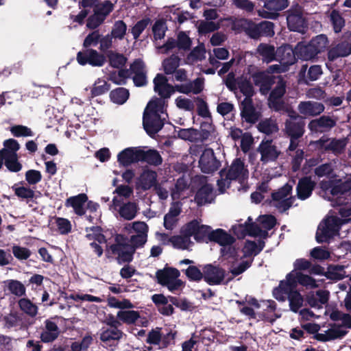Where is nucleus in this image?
Listing matches in <instances>:
<instances>
[{
    "mask_svg": "<svg viewBox=\"0 0 351 351\" xmlns=\"http://www.w3.org/2000/svg\"><path fill=\"white\" fill-rule=\"evenodd\" d=\"M256 128L260 132L268 136L276 133L279 130L276 120L272 118H266L261 120Z\"/></svg>",
    "mask_w": 351,
    "mask_h": 351,
    "instance_id": "nucleus-35",
    "label": "nucleus"
},
{
    "mask_svg": "<svg viewBox=\"0 0 351 351\" xmlns=\"http://www.w3.org/2000/svg\"><path fill=\"white\" fill-rule=\"evenodd\" d=\"M282 50L283 54L281 60L285 63L292 64L296 59L302 60H310L317 56V53L313 48L311 43L304 44L302 42L298 43L293 49L289 45L278 49V53Z\"/></svg>",
    "mask_w": 351,
    "mask_h": 351,
    "instance_id": "nucleus-1",
    "label": "nucleus"
},
{
    "mask_svg": "<svg viewBox=\"0 0 351 351\" xmlns=\"http://www.w3.org/2000/svg\"><path fill=\"white\" fill-rule=\"evenodd\" d=\"M240 110L241 119L246 123L254 124L261 117V113L254 107L253 100L242 101Z\"/></svg>",
    "mask_w": 351,
    "mask_h": 351,
    "instance_id": "nucleus-19",
    "label": "nucleus"
},
{
    "mask_svg": "<svg viewBox=\"0 0 351 351\" xmlns=\"http://www.w3.org/2000/svg\"><path fill=\"white\" fill-rule=\"evenodd\" d=\"M326 278L332 280H341L345 277L344 266L340 265H330L327 271L324 274Z\"/></svg>",
    "mask_w": 351,
    "mask_h": 351,
    "instance_id": "nucleus-40",
    "label": "nucleus"
},
{
    "mask_svg": "<svg viewBox=\"0 0 351 351\" xmlns=\"http://www.w3.org/2000/svg\"><path fill=\"white\" fill-rule=\"evenodd\" d=\"M138 162H146L150 165L158 166L162 162V158L160 153L153 149L145 150L144 148L138 147Z\"/></svg>",
    "mask_w": 351,
    "mask_h": 351,
    "instance_id": "nucleus-25",
    "label": "nucleus"
},
{
    "mask_svg": "<svg viewBox=\"0 0 351 351\" xmlns=\"http://www.w3.org/2000/svg\"><path fill=\"white\" fill-rule=\"evenodd\" d=\"M289 117L285 122V135L292 138H302L305 132L304 117L294 111L289 114Z\"/></svg>",
    "mask_w": 351,
    "mask_h": 351,
    "instance_id": "nucleus-2",
    "label": "nucleus"
},
{
    "mask_svg": "<svg viewBox=\"0 0 351 351\" xmlns=\"http://www.w3.org/2000/svg\"><path fill=\"white\" fill-rule=\"evenodd\" d=\"M12 189L14 191L15 195L19 199H25L27 202L32 200L34 196V191L28 186H19V183L14 184L12 186Z\"/></svg>",
    "mask_w": 351,
    "mask_h": 351,
    "instance_id": "nucleus-44",
    "label": "nucleus"
},
{
    "mask_svg": "<svg viewBox=\"0 0 351 351\" xmlns=\"http://www.w3.org/2000/svg\"><path fill=\"white\" fill-rule=\"evenodd\" d=\"M346 145L343 140L333 138L326 144L325 151L332 152L335 154H340L344 151Z\"/></svg>",
    "mask_w": 351,
    "mask_h": 351,
    "instance_id": "nucleus-54",
    "label": "nucleus"
},
{
    "mask_svg": "<svg viewBox=\"0 0 351 351\" xmlns=\"http://www.w3.org/2000/svg\"><path fill=\"white\" fill-rule=\"evenodd\" d=\"M3 148H2L4 154L8 156H16L17 152L20 149V144L14 138H8L3 143Z\"/></svg>",
    "mask_w": 351,
    "mask_h": 351,
    "instance_id": "nucleus-52",
    "label": "nucleus"
},
{
    "mask_svg": "<svg viewBox=\"0 0 351 351\" xmlns=\"http://www.w3.org/2000/svg\"><path fill=\"white\" fill-rule=\"evenodd\" d=\"M187 234L193 237L197 243L210 242V235L212 233V228L208 225L201 224L197 219H193L185 223Z\"/></svg>",
    "mask_w": 351,
    "mask_h": 351,
    "instance_id": "nucleus-4",
    "label": "nucleus"
},
{
    "mask_svg": "<svg viewBox=\"0 0 351 351\" xmlns=\"http://www.w3.org/2000/svg\"><path fill=\"white\" fill-rule=\"evenodd\" d=\"M123 332L119 328H103L99 339L102 342L112 346V342L119 341L123 337Z\"/></svg>",
    "mask_w": 351,
    "mask_h": 351,
    "instance_id": "nucleus-32",
    "label": "nucleus"
},
{
    "mask_svg": "<svg viewBox=\"0 0 351 351\" xmlns=\"http://www.w3.org/2000/svg\"><path fill=\"white\" fill-rule=\"evenodd\" d=\"M117 317L120 321L127 324H134L140 317V314L136 311H119Z\"/></svg>",
    "mask_w": 351,
    "mask_h": 351,
    "instance_id": "nucleus-51",
    "label": "nucleus"
},
{
    "mask_svg": "<svg viewBox=\"0 0 351 351\" xmlns=\"http://www.w3.org/2000/svg\"><path fill=\"white\" fill-rule=\"evenodd\" d=\"M76 60L82 66L89 64L94 67H101L106 63V57L95 49H85L77 53Z\"/></svg>",
    "mask_w": 351,
    "mask_h": 351,
    "instance_id": "nucleus-5",
    "label": "nucleus"
},
{
    "mask_svg": "<svg viewBox=\"0 0 351 351\" xmlns=\"http://www.w3.org/2000/svg\"><path fill=\"white\" fill-rule=\"evenodd\" d=\"M289 302V307L291 311L294 313L298 312L299 309L302 306L304 299L301 293L295 290L291 292V294L287 296Z\"/></svg>",
    "mask_w": 351,
    "mask_h": 351,
    "instance_id": "nucleus-48",
    "label": "nucleus"
},
{
    "mask_svg": "<svg viewBox=\"0 0 351 351\" xmlns=\"http://www.w3.org/2000/svg\"><path fill=\"white\" fill-rule=\"evenodd\" d=\"M7 289L10 293L14 295L16 297H22L25 295L26 289L24 285L19 280H7L5 281Z\"/></svg>",
    "mask_w": 351,
    "mask_h": 351,
    "instance_id": "nucleus-39",
    "label": "nucleus"
},
{
    "mask_svg": "<svg viewBox=\"0 0 351 351\" xmlns=\"http://www.w3.org/2000/svg\"><path fill=\"white\" fill-rule=\"evenodd\" d=\"M157 177L156 171L149 169H143L138 179V182L143 191L149 190L152 187L158 189L160 186L157 182Z\"/></svg>",
    "mask_w": 351,
    "mask_h": 351,
    "instance_id": "nucleus-23",
    "label": "nucleus"
},
{
    "mask_svg": "<svg viewBox=\"0 0 351 351\" xmlns=\"http://www.w3.org/2000/svg\"><path fill=\"white\" fill-rule=\"evenodd\" d=\"M165 119H162L160 114L156 113H148L144 111L143 116V125L147 134L152 137L160 131L164 125Z\"/></svg>",
    "mask_w": 351,
    "mask_h": 351,
    "instance_id": "nucleus-11",
    "label": "nucleus"
},
{
    "mask_svg": "<svg viewBox=\"0 0 351 351\" xmlns=\"http://www.w3.org/2000/svg\"><path fill=\"white\" fill-rule=\"evenodd\" d=\"M176 41L180 50L188 51L191 49L192 41L185 32L178 33Z\"/></svg>",
    "mask_w": 351,
    "mask_h": 351,
    "instance_id": "nucleus-64",
    "label": "nucleus"
},
{
    "mask_svg": "<svg viewBox=\"0 0 351 351\" xmlns=\"http://www.w3.org/2000/svg\"><path fill=\"white\" fill-rule=\"evenodd\" d=\"M45 326L40 335V338L43 343L54 341L60 335V330L57 324L52 321V318L44 322Z\"/></svg>",
    "mask_w": 351,
    "mask_h": 351,
    "instance_id": "nucleus-22",
    "label": "nucleus"
},
{
    "mask_svg": "<svg viewBox=\"0 0 351 351\" xmlns=\"http://www.w3.org/2000/svg\"><path fill=\"white\" fill-rule=\"evenodd\" d=\"M167 29L166 23L162 19L157 20L152 27V32L155 40H161L165 36Z\"/></svg>",
    "mask_w": 351,
    "mask_h": 351,
    "instance_id": "nucleus-61",
    "label": "nucleus"
},
{
    "mask_svg": "<svg viewBox=\"0 0 351 351\" xmlns=\"http://www.w3.org/2000/svg\"><path fill=\"white\" fill-rule=\"evenodd\" d=\"M337 121V118L334 116L322 115L311 120L308 124V128L313 134L328 132L336 126Z\"/></svg>",
    "mask_w": 351,
    "mask_h": 351,
    "instance_id": "nucleus-9",
    "label": "nucleus"
},
{
    "mask_svg": "<svg viewBox=\"0 0 351 351\" xmlns=\"http://www.w3.org/2000/svg\"><path fill=\"white\" fill-rule=\"evenodd\" d=\"M289 5L288 0H265L263 7L270 11H281Z\"/></svg>",
    "mask_w": 351,
    "mask_h": 351,
    "instance_id": "nucleus-56",
    "label": "nucleus"
},
{
    "mask_svg": "<svg viewBox=\"0 0 351 351\" xmlns=\"http://www.w3.org/2000/svg\"><path fill=\"white\" fill-rule=\"evenodd\" d=\"M203 280L209 285L221 284L226 276V271L219 266L207 264L203 267Z\"/></svg>",
    "mask_w": 351,
    "mask_h": 351,
    "instance_id": "nucleus-13",
    "label": "nucleus"
},
{
    "mask_svg": "<svg viewBox=\"0 0 351 351\" xmlns=\"http://www.w3.org/2000/svg\"><path fill=\"white\" fill-rule=\"evenodd\" d=\"M127 31V25L123 20L116 21L110 32V36L114 38L122 40Z\"/></svg>",
    "mask_w": 351,
    "mask_h": 351,
    "instance_id": "nucleus-53",
    "label": "nucleus"
},
{
    "mask_svg": "<svg viewBox=\"0 0 351 351\" xmlns=\"http://www.w3.org/2000/svg\"><path fill=\"white\" fill-rule=\"evenodd\" d=\"M154 90L160 96L159 98L167 99L176 91L179 92L180 84L173 86L168 82L167 77L162 73L156 74L153 80Z\"/></svg>",
    "mask_w": 351,
    "mask_h": 351,
    "instance_id": "nucleus-8",
    "label": "nucleus"
},
{
    "mask_svg": "<svg viewBox=\"0 0 351 351\" xmlns=\"http://www.w3.org/2000/svg\"><path fill=\"white\" fill-rule=\"evenodd\" d=\"M181 58L176 55L172 54L169 57L165 58L162 66L165 75H172L173 72L180 66Z\"/></svg>",
    "mask_w": 351,
    "mask_h": 351,
    "instance_id": "nucleus-37",
    "label": "nucleus"
},
{
    "mask_svg": "<svg viewBox=\"0 0 351 351\" xmlns=\"http://www.w3.org/2000/svg\"><path fill=\"white\" fill-rule=\"evenodd\" d=\"M186 230H187V228L184 224L180 228V235H173L169 239V241L174 248L184 250L188 249L189 246L192 243L191 236L187 234Z\"/></svg>",
    "mask_w": 351,
    "mask_h": 351,
    "instance_id": "nucleus-27",
    "label": "nucleus"
},
{
    "mask_svg": "<svg viewBox=\"0 0 351 351\" xmlns=\"http://www.w3.org/2000/svg\"><path fill=\"white\" fill-rule=\"evenodd\" d=\"M215 199L212 184L206 183L197 189L194 197L197 206L200 207L212 203Z\"/></svg>",
    "mask_w": 351,
    "mask_h": 351,
    "instance_id": "nucleus-24",
    "label": "nucleus"
},
{
    "mask_svg": "<svg viewBox=\"0 0 351 351\" xmlns=\"http://www.w3.org/2000/svg\"><path fill=\"white\" fill-rule=\"evenodd\" d=\"M287 22L291 31L302 32L306 27V20L301 6L296 4L287 11Z\"/></svg>",
    "mask_w": 351,
    "mask_h": 351,
    "instance_id": "nucleus-7",
    "label": "nucleus"
},
{
    "mask_svg": "<svg viewBox=\"0 0 351 351\" xmlns=\"http://www.w3.org/2000/svg\"><path fill=\"white\" fill-rule=\"evenodd\" d=\"M220 165L221 162L215 157L212 149L204 150L199 160V167L203 173H212L218 170Z\"/></svg>",
    "mask_w": 351,
    "mask_h": 351,
    "instance_id": "nucleus-12",
    "label": "nucleus"
},
{
    "mask_svg": "<svg viewBox=\"0 0 351 351\" xmlns=\"http://www.w3.org/2000/svg\"><path fill=\"white\" fill-rule=\"evenodd\" d=\"M261 154V161L263 164L276 161L280 154V151L273 144V140H263L258 147Z\"/></svg>",
    "mask_w": 351,
    "mask_h": 351,
    "instance_id": "nucleus-14",
    "label": "nucleus"
},
{
    "mask_svg": "<svg viewBox=\"0 0 351 351\" xmlns=\"http://www.w3.org/2000/svg\"><path fill=\"white\" fill-rule=\"evenodd\" d=\"M131 73L134 74L132 80L136 87H143L147 84V71L144 62L138 58L130 64Z\"/></svg>",
    "mask_w": 351,
    "mask_h": 351,
    "instance_id": "nucleus-16",
    "label": "nucleus"
},
{
    "mask_svg": "<svg viewBox=\"0 0 351 351\" xmlns=\"http://www.w3.org/2000/svg\"><path fill=\"white\" fill-rule=\"evenodd\" d=\"M147 241V235H132L130 239L131 244H129V246L125 252L121 253V258H123V260L125 261L126 263H130L134 258V254L136 250L143 247Z\"/></svg>",
    "mask_w": 351,
    "mask_h": 351,
    "instance_id": "nucleus-18",
    "label": "nucleus"
},
{
    "mask_svg": "<svg viewBox=\"0 0 351 351\" xmlns=\"http://www.w3.org/2000/svg\"><path fill=\"white\" fill-rule=\"evenodd\" d=\"M12 252L13 256L21 262L27 260L32 255V252L29 248L18 245H14L12 247Z\"/></svg>",
    "mask_w": 351,
    "mask_h": 351,
    "instance_id": "nucleus-57",
    "label": "nucleus"
},
{
    "mask_svg": "<svg viewBox=\"0 0 351 351\" xmlns=\"http://www.w3.org/2000/svg\"><path fill=\"white\" fill-rule=\"evenodd\" d=\"M114 4L110 1L106 0L101 3H98L94 8V14L95 16H99L104 20L113 10Z\"/></svg>",
    "mask_w": 351,
    "mask_h": 351,
    "instance_id": "nucleus-49",
    "label": "nucleus"
},
{
    "mask_svg": "<svg viewBox=\"0 0 351 351\" xmlns=\"http://www.w3.org/2000/svg\"><path fill=\"white\" fill-rule=\"evenodd\" d=\"M351 54V33L346 32L341 40L328 50V60L333 62L339 58Z\"/></svg>",
    "mask_w": 351,
    "mask_h": 351,
    "instance_id": "nucleus-6",
    "label": "nucleus"
},
{
    "mask_svg": "<svg viewBox=\"0 0 351 351\" xmlns=\"http://www.w3.org/2000/svg\"><path fill=\"white\" fill-rule=\"evenodd\" d=\"M165 106V99L159 97H154L148 102L144 111H147L148 113H156L160 114H163L166 111Z\"/></svg>",
    "mask_w": 351,
    "mask_h": 351,
    "instance_id": "nucleus-42",
    "label": "nucleus"
},
{
    "mask_svg": "<svg viewBox=\"0 0 351 351\" xmlns=\"http://www.w3.org/2000/svg\"><path fill=\"white\" fill-rule=\"evenodd\" d=\"M130 96L129 90L123 87L117 88L110 93L111 101L117 104H123Z\"/></svg>",
    "mask_w": 351,
    "mask_h": 351,
    "instance_id": "nucleus-43",
    "label": "nucleus"
},
{
    "mask_svg": "<svg viewBox=\"0 0 351 351\" xmlns=\"http://www.w3.org/2000/svg\"><path fill=\"white\" fill-rule=\"evenodd\" d=\"M256 51L264 62L269 63L276 60L277 51L272 45L260 43L257 47Z\"/></svg>",
    "mask_w": 351,
    "mask_h": 351,
    "instance_id": "nucleus-34",
    "label": "nucleus"
},
{
    "mask_svg": "<svg viewBox=\"0 0 351 351\" xmlns=\"http://www.w3.org/2000/svg\"><path fill=\"white\" fill-rule=\"evenodd\" d=\"M298 111L305 117H317L320 115L325 110L322 103L314 101H301L298 107Z\"/></svg>",
    "mask_w": 351,
    "mask_h": 351,
    "instance_id": "nucleus-21",
    "label": "nucleus"
},
{
    "mask_svg": "<svg viewBox=\"0 0 351 351\" xmlns=\"http://www.w3.org/2000/svg\"><path fill=\"white\" fill-rule=\"evenodd\" d=\"M239 88L240 92L245 97L243 101H246L247 99L250 101L252 100L254 90L252 83L249 80H245L239 82Z\"/></svg>",
    "mask_w": 351,
    "mask_h": 351,
    "instance_id": "nucleus-62",
    "label": "nucleus"
},
{
    "mask_svg": "<svg viewBox=\"0 0 351 351\" xmlns=\"http://www.w3.org/2000/svg\"><path fill=\"white\" fill-rule=\"evenodd\" d=\"M179 93L189 95L191 93L197 95L204 89V79L197 77L188 83L180 84Z\"/></svg>",
    "mask_w": 351,
    "mask_h": 351,
    "instance_id": "nucleus-31",
    "label": "nucleus"
},
{
    "mask_svg": "<svg viewBox=\"0 0 351 351\" xmlns=\"http://www.w3.org/2000/svg\"><path fill=\"white\" fill-rule=\"evenodd\" d=\"M316 186V182L312 180L311 176H304L299 179L296 192L298 198L305 200L309 198Z\"/></svg>",
    "mask_w": 351,
    "mask_h": 351,
    "instance_id": "nucleus-20",
    "label": "nucleus"
},
{
    "mask_svg": "<svg viewBox=\"0 0 351 351\" xmlns=\"http://www.w3.org/2000/svg\"><path fill=\"white\" fill-rule=\"evenodd\" d=\"M180 275L179 270L174 267H165L156 272L157 282L164 287L169 284L171 280L178 278Z\"/></svg>",
    "mask_w": 351,
    "mask_h": 351,
    "instance_id": "nucleus-29",
    "label": "nucleus"
},
{
    "mask_svg": "<svg viewBox=\"0 0 351 351\" xmlns=\"http://www.w3.org/2000/svg\"><path fill=\"white\" fill-rule=\"evenodd\" d=\"M343 195L339 197L337 204L339 206L349 204L348 198L351 194V179L339 184Z\"/></svg>",
    "mask_w": 351,
    "mask_h": 351,
    "instance_id": "nucleus-50",
    "label": "nucleus"
},
{
    "mask_svg": "<svg viewBox=\"0 0 351 351\" xmlns=\"http://www.w3.org/2000/svg\"><path fill=\"white\" fill-rule=\"evenodd\" d=\"M88 202V196L85 193H80L66 199L65 202L66 207H72L76 215L82 216L85 214V203Z\"/></svg>",
    "mask_w": 351,
    "mask_h": 351,
    "instance_id": "nucleus-28",
    "label": "nucleus"
},
{
    "mask_svg": "<svg viewBox=\"0 0 351 351\" xmlns=\"http://www.w3.org/2000/svg\"><path fill=\"white\" fill-rule=\"evenodd\" d=\"M235 239L226 230L218 228L212 231L210 242H215L221 246L230 245L234 243Z\"/></svg>",
    "mask_w": 351,
    "mask_h": 351,
    "instance_id": "nucleus-30",
    "label": "nucleus"
},
{
    "mask_svg": "<svg viewBox=\"0 0 351 351\" xmlns=\"http://www.w3.org/2000/svg\"><path fill=\"white\" fill-rule=\"evenodd\" d=\"M20 309L29 316L34 317L38 313V307L28 298H21L19 300Z\"/></svg>",
    "mask_w": 351,
    "mask_h": 351,
    "instance_id": "nucleus-46",
    "label": "nucleus"
},
{
    "mask_svg": "<svg viewBox=\"0 0 351 351\" xmlns=\"http://www.w3.org/2000/svg\"><path fill=\"white\" fill-rule=\"evenodd\" d=\"M115 243L112 245H107L106 248V256L108 258L112 256H116V259L119 264L125 263V261L121 258V253H123L128 249L129 243L128 238L123 234H117L114 237Z\"/></svg>",
    "mask_w": 351,
    "mask_h": 351,
    "instance_id": "nucleus-10",
    "label": "nucleus"
},
{
    "mask_svg": "<svg viewBox=\"0 0 351 351\" xmlns=\"http://www.w3.org/2000/svg\"><path fill=\"white\" fill-rule=\"evenodd\" d=\"M243 228V232L250 237H258L261 232L260 226L252 221V219L249 217L247 221L243 224L241 225Z\"/></svg>",
    "mask_w": 351,
    "mask_h": 351,
    "instance_id": "nucleus-58",
    "label": "nucleus"
},
{
    "mask_svg": "<svg viewBox=\"0 0 351 351\" xmlns=\"http://www.w3.org/2000/svg\"><path fill=\"white\" fill-rule=\"evenodd\" d=\"M245 169L243 161L240 158H236L232 162L229 169H226V178L232 180H236L243 175Z\"/></svg>",
    "mask_w": 351,
    "mask_h": 351,
    "instance_id": "nucleus-33",
    "label": "nucleus"
},
{
    "mask_svg": "<svg viewBox=\"0 0 351 351\" xmlns=\"http://www.w3.org/2000/svg\"><path fill=\"white\" fill-rule=\"evenodd\" d=\"M278 78L277 84L269 96L271 99H281L286 93V82L280 76Z\"/></svg>",
    "mask_w": 351,
    "mask_h": 351,
    "instance_id": "nucleus-59",
    "label": "nucleus"
},
{
    "mask_svg": "<svg viewBox=\"0 0 351 351\" xmlns=\"http://www.w3.org/2000/svg\"><path fill=\"white\" fill-rule=\"evenodd\" d=\"M3 165L10 172L17 173L20 171L23 165L19 160V156H8L5 157Z\"/></svg>",
    "mask_w": 351,
    "mask_h": 351,
    "instance_id": "nucleus-55",
    "label": "nucleus"
},
{
    "mask_svg": "<svg viewBox=\"0 0 351 351\" xmlns=\"http://www.w3.org/2000/svg\"><path fill=\"white\" fill-rule=\"evenodd\" d=\"M196 103L197 112L199 116L203 118L211 117V114L209 111L208 104L206 101L200 97L194 98Z\"/></svg>",
    "mask_w": 351,
    "mask_h": 351,
    "instance_id": "nucleus-63",
    "label": "nucleus"
},
{
    "mask_svg": "<svg viewBox=\"0 0 351 351\" xmlns=\"http://www.w3.org/2000/svg\"><path fill=\"white\" fill-rule=\"evenodd\" d=\"M106 57L108 59L109 64L115 69L123 67L128 60L123 54L112 50L108 51Z\"/></svg>",
    "mask_w": 351,
    "mask_h": 351,
    "instance_id": "nucleus-38",
    "label": "nucleus"
},
{
    "mask_svg": "<svg viewBox=\"0 0 351 351\" xmlns=\"http://www.w3.org/2000/svg\"><path fill=\"white\" fill-rule=\"evenodd\" d=\"M151 23L149 18H145L138 21L131 29V33L134 40L138 39L140 35Z\"/></svg>",
    "mask_w": 351,
    "mask_h": 351,
    "instance_id": "nucleus-60",
    "label": "nucleus"
},
{
    "mask_svg": "<svg viewBox=\"0 0 351 351\" xmlns=\"http://www.w3.org/2000/svg\"><path fill=\"white\" fill-rule=\"evenodd\" d=\"M138 147H128L117 155V161L120 166L127 167L133 163L138 162Z\"/></svg>",
    "mask_w": 351,
    "mask_h": 351,
    "instance_id": "nucleus-26",
    "label": "nucleus"
},
{
    "mask_svg": "<svg viewBox=\"0 0 351 351\" xmlns=\"http://www.w3.org/2000/svg\"><path fill=\"white\" fill-rule=\"evenodd\" d=\"M110 84L104 80L98 78L94 83L90 90L91 97H95L104 95L109 91Z\"/></svg>",
    "mask_w": 351,
    "mask_h": 351,
    "instance_id": "nucleus-47",
    "label": "nucleus"
},
{
    "mask_svg": "<svg viewBox=\"0 0 351 351\" xmlns=\"http://www.w3.org/2000/svg\"><path fill=\"white\" fill-rule=\"evenodd\" d=\"M232 27L235 31L244 32L251 38L258 39L261 37L259 24L252 20L240 19L233 23Z\"/></svg>",
    "mask_w": 351,
    "mask_h": 351,
    "instance_id": "nucleus-15",
    "label": "nucleus"
},
{
    "mask_svg": "<svg viewBox=\"0 0 351 351\" xmlns=\"http://www.w3.org/2000/svg\"><path fill=\"white\" fill-rule=\"evenodd\" d=\"M310 43L317 55L324 51L328 47L329 41L325 34H319L315 38H313Z\"/></svg>",
    "mask_w": 351,
    "mask_h": 351,
    "instance_id": "nucleus-45",
    "label": "nucleus"
},
{
    "mask_svg": "<svg viewBox=\"0 0 351 351\" xmlns=\"http://www.w3.org/2000/svg\"><path fill=\"white\" fill-rule=\"evenodd\" d=\"M254 84L259 87L262 95H267L275 84L276 77L263 71L256 72L252 75Z\"/></svg>",
    "mask_w": 351,
    "mask_h": 351,
    "instance_id": "nucleus-17",
    "label": "nucleus"
},
{
    "mask_svg": "<svg viewBox=\"0 0 351 351\" xmlns=\"http://www.w3.org/2000/svg\"><path fill=\"white\" fill-rule=\"evenodd\" d=\"M342 225V220L337 217H331L324 221L322 228H318L316 233V241L319 243L328 241L337 234Z\"/></svg>",
    "mask_w": 351,
    "mask_h": 351,
    "instance_id": "nucleus-3",
    "label": "nucleus"
},
{
    "mask_svg": "<svg viewBox=\"0 0 351 351\" xmlns=\"http://www.w3.org/2000/svg\"><path fill=\"white\" fill-rule=\"evenodd\" d=\"M329 19L335 33L341 32L345 26L346 21L340 12L337 10H332L330 13Z\"/></svg>",
    "mask_w": 351,
    "mask_h": 351,
    "instance_id": "nucleus-41",
    "label": "nucleus"
},
{
    "mask_svg": "<svg viewBox=\"0 0 351 351\" xmlns=\"http://www.w3.org/2000/svg\"><path fill=\"white\" fill-rule=\"evenodd\" d=\"M138 207L136 203L133 202H128L124 203L120 206L119 213L121 217L125 220L133 219L137 214Z\"/></svg>",
    "mask_w": 351,
    "mask_h": 351,
    "instance_id": "nucleus-36",
    "label": "nucleus"
}]
</instances>
